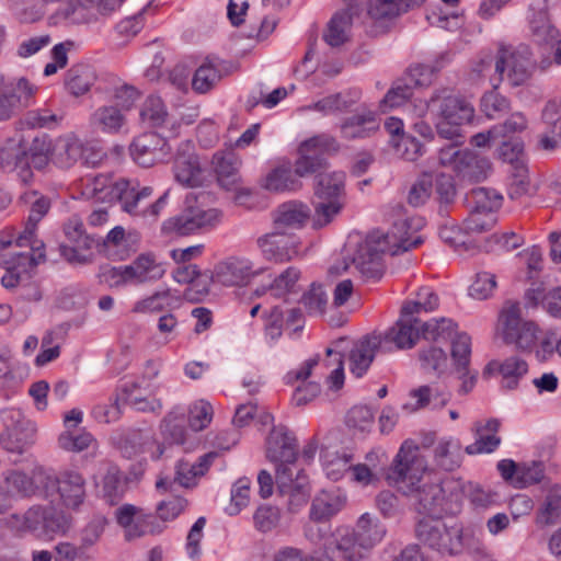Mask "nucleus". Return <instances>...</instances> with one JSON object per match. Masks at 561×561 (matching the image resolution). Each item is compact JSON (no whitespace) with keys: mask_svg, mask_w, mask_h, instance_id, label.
<instances>
[{"mask_svg":"<svg viewBox=\"0 0 561 561\" xmlns=\"http://www.w3.org/2000/svg\"><path fill=\"white\" fill-rule=\"evenodd\" d=\"M426 469V460L420 455L419 447L405 440L387 473V480L402 493L412 495L419 513L439 516L448 511L445 506V488L440 483L420 484Z\"/></svg>","mask_w":561,"mask_h":561,"instance_id":"nucleus-1","label":"nucleus"},{"mask_svg":"<svg viewBox=\"0 0 561 561\" xmlns=\"http://www.w3.org/2000/svg\"><path fill=\"white\" fill-rule=\"evenodd\" d=\"M421 226V218H404L396 221L387 233H370L358 244L352 259L356 270L366 280L380 279L385 272L383 254L398 255L421 245L424 240L415 234Z\"/></svg>","mask_w":561,"mask_h":561,"instance_id":"nucleus-2","label":"nucleus"},{"mask_svg":"<svg viewBox=\"0 0 561 561\" xmlns=\"http://www.w3.org/2000/svg\"><path fill=\"white\" fill-rule=\"evenodd\" d=\"M336 150L335 139L329 135L311 137L299 146V158L295 162V169L290 165H278L272 169L263 181V187L270 192H295L301 187L299 178L313 174L324 167L323 153Z\"/></svg>","mask_w":561,"mask_h":561,"instance_id":"nucleus-3","label":"nucleus"},{"mask_svg":"<svg viewBox=\"0 0 561 561\" xmlns=\"http://www.w3.org/2000/svg\"><path fill=\"white\" fill-rule=\"evenodd\" d=\"M422 337L435 342H451V359L454 373L461 381L457 392L466 396L471 392L478 381L479 371L470 367L471 337L457 332V324L447 318L422 321Z\"/></svg>","mask_w":561,"mask_h":561,"instance_id":"nucleus-4","label":"nucleus"},{"mask_svg":"<svg viewBox=\"0 0 561 561\" xmlns=\"http://www.w3.org/2000/svg\"><path fill=\"white\" fill-rule=\"evenodd\" d=\"M439 137L448 140L462 138L461 127L474 117L473 105L448 89L434 91L427 101Z\"/></svg>","mask_w":561,"mask_h":561,"instance_id":"nucleus-5","label":"nucleus"},{"mask_svg":"<svg viewBox=\"0 0 561 561\" xmlns=\"http://www.w3.org/2000/svg\"><path fill=\"white\" fill-rule=\"evenodd\" d=\"M417 539L440 554H457L462 549V535L458 526H447L439 517H424L415 528Z\"/></svg>","mask_w":561,"mask_h":561,"instance_id":"nucleus-6","label":"nucleus"},{"mask_svg":"<svg viewBox=\"0 0 561 561\" xmlns=\"http://www.w3.org/2000/svg\"><path fill=\"white\" fill-rule=\"evenodd\" d=\"M220 219V210L193 205L164 220L161 229L164 234L184 237L208 231L215 228Z\"/></svg>","mask_w":561,"mask_h":561,"instance_id":"nucleus-7","label":"nucleus"},{"mask_svg":"<svg viewBox=\"0 0 561 561\" xmlns=\"http://www.w3.org/2000/svg\"><path fill=\"white\" fill-rule=\"evenodd\" d=\"M537 69L533 51L527 45L517 46L508 56L502 50L495 61V72L499 82L505 79L512 87L527 83Z\"/></svg>","mask_w":561,"mask_h":561,"instance_id":"nucleus-8","label":"nucleus"},{"mask_svg":"<svg viewBox=\"0 0 561 561\" xmlns=\"http://www.w3.org/2000/svg\"><path fill=\"white\" fill-rule=\"evenodd\" d=\"M21 520L23 529L37 537L66 534L71 527V518L49 505H33L22 515Z\"/></svg>","mask_w":561,"mask_h":561,"instance_id":"nucleus-9","label":"nucleus"},{"mask_svg":"<svg viewBox=\"0 0 561 561\" xmlns=\"http://www.w3.org/2000/svg\"><path fill=\"white\" fill-rule=\"evenodd\" d=\"M503 337L523 351L531 350L538 340L539 329L533 321L522 319L519 304H510L500 314Z\"/></svg>","mask_w":561,"mask_h":561,"instance_id":"nucleus-10","label":"nucleus"},{"mask_svg":"<svg viewBox=\"0 0 561 561\" xmlns=\"http://www.w3.org/2000/svg\"><path fill=\"white\" fill-rule=\"evenodd\" d=\"M32 195L36 197L31 205L28 219L23 232L16 238L15 244L20 248L28 247L30 253L20 254L21 257L28 260L31 265H38L45 259L44 243L36 239L35 230L37 224L48 213L50 201L46 196H37L36 192Z\"/></svg>","mask_w":561,"mask_h":561,"instance_id":"nucleus-11","label":"nucleus"},{"mask_svg":"<svg viewBox=\"0 0 561 561\" xmlns=\"http://www.w3.org/2000/svg\"><path fill=\"white\" fill-rule=\"evenodd\" d=\"M133 160L144 168L165 162L171 158L172 147L167 139L156 131H147L137 136L130 145Z\"/></svg>","mask_w":561,"mask_h":561,"instance_id":"nucleus-12","label":"nucleus"},{"mask_svg":"<svg viewBox=\"0 0 561 561\" xmlns=\"http://www.w3.org/2000/svg\"><path fill=\"white\" fill-rule=\"evenodd\" d=\"M379 335L382 342V353H389L393 350L412 348L422 336V321L419 317L404 314L401 309L400 318L396 324L383 335Z\"/></svg>","mask_w":561,"mask_h":561,"instance_id":"nucleus-13","label":"nucleus"},{"mask_svg":"<svg viewBox=\"0 0 561 561\" xmlns=\"http://www.w3.org/2000/svg\"><path fill=\"white\" fill-rule=\"evenodd\" d=\"M263 272V268H254L252 261L247 257L231 256L218 263L209 278L224 286H245Z\"/></svg>","mask_w":561,"mask_h":561,"instance_id":"nucleus-14","label":"nucleus"},{"mask_svg":"<svg viewBox=\"0 0 561 561\" xmlns=\"http://www.w3.org/2000/svg\"><path fill=\"white\" fill-rule=\"evenodd\" d=\"M219 456L218 451H209L201 456L196 462L191 463L186 460H179L175 467V477L173 480L161 478L156 482L159 491H173L174 485L192 488L197 484L198 478L203 477L210 468L214 460Z\"/></svg>","mask_w":561,"mask_h":561,"instance_id":"nucleus-15","label":"nucleus"},{"mask_svg":"<svg viewBox=\"0 0 561 561\" xmlns=\"http://www.w3.org/2000/svg\"><path fill=\"white\" fill-rule=\"evenodd\" d=\"M256 243L262 256L275 263H286L299 254V238L279 229L260 237Z\"/></svg>","mask_w":561,"mask_h":561,"instance_id":"nucleus-16","label":"nucleus"},{"mask_svg":"<svg viewBox=\"0 0 561 561\" xmlns=\"http://www.w3.org/2000/svg\"><path fill=\"white\" fill-rule=\"evenodd\" d=\"M111 194L119 201L126 213L144 217L146 202L152 195V187H140L135 180L121 179L111 186Z\"/></svg>","mask_w":561,"mask_h":561,"instance_id":"nucleus-17","label":"nucleus"},{"mask_svg":"<svg viewBox=\"0 0 561 561\" xmlns=\"http://www.w3.org/2000/svg\"><path fill=\"white\" fill-rule=\"evenodd\" d=\"M173 173L176 182L186 187H195L201 184L202 169L193 141L180 142L174 157Z\"/></svg>","mask_w":561,"mask_h":561,"instance_id":"nucleus-18","label":"nucleus"},{"mask_svg":"<svg viewBox=\"0 0 561 561\" xmlns=\"http://www.w3.org/2000/svg\"><path fill=\"white\" fill-rule=\"evenodd\" d=\"M297 439L284 425L274 426L266 438V458L272 462H296Z\"/></svg>","mask_w":561,"mask_h":561,"instance_id":"nucleus-19","label":"nucleus"},{"mask_svg":"<svg viewBox=\"0 0 561 561\" xmlns=\"http://www.w3.org/2000/svg\"><path fill=\"white\" fill-rule=\"evenodd\" d=\"M126 266L131 285L154 283L167 272L165 263L152 252L140 253Z\"/></svg>","mask_w":561,"mask_h":561,"instance_id":"nucleus-20","label":"nucleus"},{"mask_svg":"<svg viewBox=\"0 0 561 561\" xmlns=\"http://www.w3.org/2000/svg\"><path fill=\"white\" fill-rule=\"evenodd\" d=\"M380 126V121L375 112L369 110L357 111L345 117L341 125V137L346 140L366 139L373 137Z\"/></svg>","mask_w":561,"mask_h":561,"instance_id":"nucleus-21","label":"nucleus"},{"mask_svg":"<svg viewBox=\"0 0 561 561\" xmlns=\"http://www.w3.org/2000/svg\"><path fill=\"white\" fill-rule=\"evenodd\" d=\"M59 494L61 504L69 510H79L87 496V481L76 470L59 472Z\"/></svg>","mask_w":561,"mask_h":561,"instance_id":"nucleus-22","label":"nucleus"},{"mask_svg":"<svg viewBox=\"0 0 561 561\" xmlns=\"http://www.w3.org/2000/svg\"><path fill=\"white\" fill-rule=\"evenodd\" d=\"M87 152L88 149L79 138L67 135L57 138L53 144L51 160L59 168L68 169L79 160L88 164L90 161L85 156Z\"/></svg>","mask_w":561,"mask_h":561,"instance_id":"nucleus-23","label":"nucleus"},{"mask_svg":"<svg viewBox=\"0 0 561 561\" xmlns=\"http://www.w3.org/2000/svg\"><path fill=\"white\" fill-rule=\"evenodd\" d=\"M380 335L371 334L357 341L350 353L351 373L360 378L371 365L375 355L381 352Z\"/></svg>","mask_w":561,"mask_h":561,"instance_id":"nucleus-24","label":"nucleus"},{"mask_svg":"<svg viewBox=\"0 0 561 561\" xmlns=\"http://www.w3.org/2000/svg\"><path fill=\"white\" fill-rule=\"evenodd\" d=\"M491 169V162L486 157L465 149L460 154L455 173L462 182L477 183L486 180Z\"/></svg>","mask_w":561,"mask_h":561,"instance_id":"nucleus-25","label":"nucleus"},{"mask_svg":"<svg viewBox=\"0 0 561 561\" xmlns=\"http://www.w3.org/2000/svg\"><path fill=\"white\" fill-rule=\"evenodd\" d=\"M0 169L3 172L16 171L21 181L25 184L33 179V171H30L25 160L21 140L9 139L0 148Z\"/></svg>","mask_w":561,"mask_h":561,"instance_id":"nucleus-26","label":"nucleus"},{"mask_svg":"<svg viewBox=\"0 0 561 561\" xmlns=\"http://www.w3.org/2000/svg\"><path fill=\"white\" fill-rule=\"evenodd\" d=\"M226 75H228V67L224 60L219 58H206L195 70L192 79V88L197 93H207Z\"/></svg>","mask_w":561,"mask_h":561,"instance_id":"nucleus-27","label":"nucleus"},{"mask_svg":"<svg viewBox=\"0 0 561 561\" xmlns=\"http://www.w3.org/2000/svg\"><path fill=\"white\" fill-rule=\"evenodd\" d=\"M346 496L340 489L323 490L312 500L310 518L322 522L335 515L345 505Z\"/></svg>","mask_w":561,"mask_h":561,"instance_id":"nucleus-28","label":"nucleus"},{"mask_svg":"<svg viewBox=\"0 0 561 561\" xmlns=\"http://www.w3.org/2000/svg\"><path fill=\"white\" fill-rule=\"evenodd\" d=\"M211 163L217 175L218 183L222 187L230 190L239 182L241 160L233 150L216 152L213 156Z\"/></svg>","mask_w":561,"mask_h":561,"instance_id":"nucleus-29","label":"nucleus"},{"mask_svg":"<svg viewBox=\"0 0 561 561\" xmlns=\"http://www.w3.org/2000/svg\"><path fill=\"white\" fill-rule=\"evenodd\" d=\"M324 167L314 172V196L317 199H333L344 197L345 173L341 171L325 172Z\"/></svg>","mask_w":561,"mask_h":561,"instance_id":"nucleus-30","label":"nucleus"},{"mask_svg":"<svg viewBox=\"0 0 561 561\" xmlns=\"http://www.w3.org/2000/svg\"><path fill=\"white\" fill-rule=\"evenodd\" d=\"M310 217V208L299 201H289L277 207L274 224L276 229H300Z\"/></svg>","mask_w":561,"mask_h":561,"instance_id":"nucleus-31","label":"nucleus"},{"mask_svg":"<svg viewBox=\"0 0 561 561\" xmlns=\"http://www.w3.org/2000/svg\"><path fill=\"white\" fill-rule=\"evenodd\" d=\"M462 446L459 439L443 437L437 440L433 449V459L437 468L444 471H454L461 466Z\"/></svg>","mask_w":561,"mask_h":561,"instance_id":"nucleus-32","label":"nucleus"},{"mask_svg":"<svg viewBox=\"0 0 561 561\" xmlns=\"http://www.w3.org/2000/svg\"><path fill=\"white\" fill-rule=\"evenodd\" d=\"M21 145L30 171L44 169L51 159L53 142L46 134L37 135L32 140L21 139Z\"/></svg>","mask_w":561,"mask_h":561,"instance_id":"nucleus-33","label":"nucleus"},{"mask_svg":"<svg viewBox=\"0 0 561 561\" xmlns=\"http://www.w3.org/2000/svg\"><path fill=\"white\" fill-rule=\"evenodd\" d=\"M35 423H26L8 432H0V444L7 451L21 455L35 443Z\"/></svg>","mask_w":561,"mask_h":561,"instance_id":"nucleus-34","label":"nucleus"},{"mask_svg":"<svg viewBox=\"0 0 561 561\" xmlns=\"http://www.w3.org/2000/svg\"><path fill=\"white\" fill-rule=\"evenodd\" d=\"M98 89L106 94L108 101L113 103L112 105L123 110L124 113L133 107L139 96L138 91L133 85L114 77L103 85L100 84Z\"/></svg>","mask_w":561,"mask_h":561,"instance_id":"nucleus-35","label":"nucleus"},{"mask_svg":"<svg viewBox=\"0 0 561 561\" xmlns=\"http://www.w3.org/2000/svg\"><path fill=\"white\" fill-rule=\"evenodd\" d=\"M122 391L126 403L137 411L159 412L162 409V402L160 399L148 398L149 390L142 387L141 381H126L122 387Z\"/></svg>","mask_w":561,"mask_h":561,"instance_id":"nucleus-36","label":"nucleus"},{"mask_svg":"<svg viewBox=\"0 0 561 561\" xmlns=\"http://www.w3.org/2000/svg\"><path fill=\"white\" fill-rule=\"evenodd\" d=\"M353 10L351 8L336 12L328 23L323 39L331 47H339L348 41L353 24Z\"/></svg>","mask_w":561,"mask_h":561,"instance_id":"nucleus-37","label":"nucleus"},{"mask_svg":"<svg viewBox=\"0 0 561 561\" xmlns=\"http://www.w3.org/2000/svg\"><path fill=\"white\" fill-rule=\"evenodd\" d=\"M561 524V486L548 491L536 513V525L540 528Z\"/></svg>","mask_w":561,"mask_h":561,"instance_id":"nucleus-38","label":"nucleus"},{"mask_svg":"<svg viewBox=\"0 0 561 561\" xmlns=\"http://www.w3.org/2000/svg\"><path fill=\"white\" fill-rule=\"evenodd\" d=\"M449 61V53H440L433 64H419L411 67L403 79L412 85V89L415 87H428L433 81L434 75Z\"/></svg>","mask_w":561,"mask_h":561,"instance_id":"nucleus-39","label":"nucleus"},{"mask_svg":"<svg viewBox=\"0 0 561 561\" xmlns=\"http://www.w3.org/2000/svg\"><path fill=\"white\" fill-rule=\"evenodd\" d=\"M386 535L385 526L370 514H363L356 524L355 536L359 547L371 548L382 540Z\"/></svg>","mask_w":561,"mask_h":561,"instance_id":"nucleus-40","label":"nucleus"},{"mask_svg":"<svg viewBox=\"0 0 561 561\" xmlns=\"http://www.w3.org/2000/svg\"><path fill=\"white\" fill-rule=\"evenodd\" d=\"M91 124L103 133L117 134L126 124V116L114 105H103L91 115Z\"/></svg>","mask_w":561,"mask_h":561,"instance_id":"nucleus-41","label":"nucleus"},{"mask_svg":"<svg viewBox=\"0 0 561 561\" xmlns=\"http://www.w3.org/2000/svg\"><path fill=\"white\" fill-rule=\"evenodd\" d=\"M411 396L416 399L417 408L442 409L451 399L448 388L438 383L421 386L412 390Z\"/></svg>","mask_w":561,"mask_h":561,"instance_id":"nucleus-42","label":"nucleus"},{"mask_svg":"<svg viewBox=\"0 0 561 561\" xmlns=\"http://www.w3.org/2000/svg\"><path fill=\"white\" fill-rule=\"evenodd\" d=\"M525 299L527 306L536 307L540 302L551 317L561 319V287H556L546 294L540 287L530 288L526 291Z\"/></svg>","mask_w":561,"mask_h":561,"instance_id":"nucleus-43","label":"nucleus"},{"mask_svg":"<svg viewBox=\"0 0 561 561\" xmlns=\"http://www.w3.org/2000/svg\"><path fill=\"white\" fill-rule=\"evenodd\" d=\"M554 104H547L542 117L549 124L548 129L539 136L538 148L552 152L561 147V117L553 118Z\"/></svg>","mask_w":561,"mask_h":561,"instance_id":"nucleus-44","label":"nucleus"},{"mask_svg":"<svg viewBox=\"0 0 561 561\" xmlns=\"http://www.w3.org/2000/svg\"><path fill=\"white\" fill-rule=\"evenodd\" d=\"M22 253H30L28 251L24 252H14L12 253V261L9 263L7 267V273L1 278V284L5 288H13L21 286L23 282L30 278V271L35 270L37 265H31L28 260H25L20 256Z\"/></svg>","mask_w":561,"mask_h":561,"instance_id":"nucleus-45","label":"nucleus"},{"mask_svg":"<svg viewBox=\"0 0 561 561\" xmlns=\"http://www.w3.org/2000/svg\"><path fill=\"white\" fill-rule=\"evenodd\" d=\"M321 461L325 476L332 481L341 480L351 469L352 455L343 451L321 450Z\"/></svg>","mask_w":561,"mask_h":561,"instance_id":"nucleus-46","label":"nucleus"},{"mask_svg":"<svg viewBox=\"0 0 561 561\" xmlns=\"http://www.w3.org/2000/svg\"><path fill=\"white\" fill-rule=\"evenodd\" d=\"M530 30L535 42L540 46H548L560 36L559 30L551 23L546 11H538L534 14Z\"/></svg>","mask_w":561,"mask_h":561,"instance_id":"nucleus-47","label":"nucleus"},{"mask_svg":"<svg viewBox=\"0 0 561 561\" xmlns=\"http://www.w3.org/2000/svg\"><path fill=\"white\" fill-rule=\"evenodd\" d=\"M472 208L493 214L497 211L503 203V196L493 188L476 187L467 196Z\"/></svg>","mask_w":561,"mask_h":561,"instance_id":"nucleus-48","label":"nucleus"},{"mask_svg":"<svg viewBox=\"0 0 561 561\" xmlns=\"http://www.w3.org/2000/svg\"><path fill=\"white\" fill-rule=\"evenodd\" d=\"M438 305L439 298L437 294L433 288L425 286L419 289L415 299L405 301L401 309L404 314L419 317L421 312H431L435 310Z\"/></svg>","mask_w":561,"mask_h":561,"instance_id":"nucleus-49","label":"nucleus"},{"mask_svg":"<svg viewBox=\"0 0 561 561\" xmlns=\"http://www.w3.org/2000/svg\"><path fill=\"white\" fill-rule=\"evenodd\" d=\"M137 513V507L131 504H124L116 511L117 524L125 528V536L128 540L145 536L152 530L148 529V525L134 518Z\"/></svg>","mask_w":561,"mask_h":561,"instance_id":"nucleus-50","label":"nucleus"},{"mask_svg":"<svg viewBox=\"0 0 561 561\" xmlns=\"http://www.w3.org/2000/svg\"><path fill=\"white\" fill-rule=\"evenodd\" d=\"M282 495H287V510L290 513L299 512L307 503L310 496L307 476L304 470L296 473V482L287 491H279Z\"/></svg>","mask_w":561,"mask_h":561,"instance_id":"nucleus-51","label":"nucleus"},{"mask_svg":"<svg viewBox=\"0 0 561 561\" xmlns=\"http://www.w3.org/2000/svg\"><path fill=\"white\" fill-rule=\"evenodd\" d=\"M139 116L147 126L160 127L168 118V111L161 98L150 95L142 103Z\"/></svg>","mask_w":561,"mask_h":561,"instance_id":"nucleus-52","label":"nucleus"},{"mask_svg":"<svg viewBox=\"0 0 561 561\" xmlns=\"http://www.w3.org/2000/svg\"><path fill=\"white\" fill-rule=\"evenodd\" d=\"M421 367L426 373H435L438 377L448 370V357L438 346H430L419 352Z\"/></svg>","mask_w":561,"mask_h":561,"instance_id":"nucleus-53","label":"nucleus"},{"mask_svg":"<svg viewBox=\"0 0 561 561\" xmlns=\"http://www.w3.org/2000/svg\"><path fill=\"white\" fill-rule=\"evenodd\" d=\"M355 102L356 100L351 96V93L339 92L314 102L309 105V110L320 112L323 115H331L347 111Z\"/></svg>","mask_w":561,"mask_h":561,"instance_id":"nucleus-54","label":"nucleus"},{"mask_svg":"<svg viewBox=\"0 0 561 561\" xmlns=\"http://www.w3.org/2000/svg\"><path fill=\"white\" fill-rule=\"evenodd\" d=\"M282 511L271 504H261L253 513V526L261 534H268L280 523Z\"/></svg>","mask_w":561,"mask_h":561,"instance_id":"nucleus-55","label":"nucleus"},{"mask_svg":"<svg viewBox=\"0 0 561 561\" xmlns=\"http://www.w3.org/2000/svg\"><path fill=\"white\" fill-rule=\"evenodd\" d=\"M528 371V364L517 356L506 358L500 365V374L502 375V387L505 389H515L519 379Z\"/></svg>","mask_w":561,"mask_h":561,"instance_id":"nucleus-56","label":"nucleus"},{"mask_svg":"<svg viewBox=\"0 0 561 561\" xmlns=\"http://www.w3.org/2000/svg\"><path fill=\"white\" fill-rule=\"evenodd\" d=\"M7 492L21 497H30L35 494L34 471L32 477L19 470H11L4 478Z\"/></svg>","mask_w":561,"mask_h":561,"instance_id":"nucleus-57","label":"nucleus"},{"mask_svg":"<svg viewBox=\"0 0 561 561\" xmlns=\"http://www.w3.org/2000/svg\"><path fill=\"white\" fill-rule=\"evenodd\" d=\"M93 80L94 77L91 69L82 65L71 67L66 75V85L76 96L87 93Z\"/></svg>","mask_w":561,"mask_h":561,"instance_id":"nucleus-58","label":"nucleus"},{"mask_svg":"<svg viewBox=\"0 0 561 561\" xmlns=\"http://www.w3.org/2000/svg\"><path fill=\"white\" fill-rule=\"evenodd\" d=\"M301 273L295 266H289L276 276L270 284L274 297H282L285 294L296 293Z\"/></svg>","mask_w":561,"mask_h":561,"instance_id":"nucleus-59","label":"nucleus"},{"mask_svg":"<svg viewBox=\"0 0 561 561\" xmlns=\"http://www.w3.org/2000/svg\"><path fill=\"white\" fill-rule=\"evenodd\" d=\"M64 231L67 239L77 244L78 248L89 250L95 243L93 237L85 233L83 222L77 215L71 216L64 226Z\"/></svg>","mask_w":561,"mask_h":561,"instance_id":"nucleus-60","label":"nucleus"},{"mask_svg":"<svg viewBox=\"0 0 561 561\" xmlns=\"http://www.w3.org/2000/svg\"><path fill=\"white\" fill-rule=\"evenodd\" d=\"M343 207L344 202L341 198L317 199L314 202L313 225L316 227H323L330 224L341 213Z\"/></svg>","mask_w":561,"mask_h":561,"instance_id":"nucleus-61","label":"nucleus"},{"mask_svg":"<svg viewBox=\"0 0 561 561\" xmlns=\"http://www.w3.org/2000/svg\"><path fill=\"white\" fill-rule=\"evenodd\" d=\"M98 278L100 284L106 285L108 288H121L131 285L126 265H102L100 266Z\"/></svg>","mask_w":561,"mask_h":561,"instance_id":"nucleus-62","label":"nucleus"},{"mask_svg":"<svg viewBox=\"0 0 561 561\" xmlns=\"http://www.w3.org/2000/svg\"><path fill=\"white\" fill-rule=\"evenodd\" d=\"M328 302L327 294L320 284L312 283L300 298V304L310 316H321Z\"/></svg>","mask_w":561,"mask_h":561,"instance_id":"nucleus-63","label":"nucleus"},{"mask_svg":"<svg viewBox=\"0 0 561 561\" xmlns=\"http://www.w3.org/2000/svg\"><path fill=\"white\" fill-rule=\"evenodd\" d=\"M413 95L412 85L403 78L397 80L380 102L382 111L404 104Z\"/></svg>","mask_w":561,"mask_h":561,"instance_id":"nucleus-64","label":"nucleus"}]
</instances>
